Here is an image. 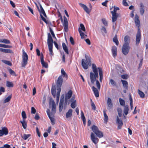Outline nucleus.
<instances>
[{"instance_id":"nucleus-1","label":"nucleus","mask_w":148,"mask_h":148,"mask_svg":"<svg viewBox=\"0 0 148 148\" xmlns=\"http://www.w3.org/2000/svg\"><path fill=\"white\" fill-rule=\"evenodd\" d=\"M92 68L93 73L91 72L90 73V78L91 83L94 84L95 82L96 81L97 87L98 89L100 90V83L98 80H96V78L99 77V75L98 72V68L95 64H92Z\"/></svg>"},{"instance_id":"nucleus-2","label":"nucleus","mask_w":148,"mask_h":148,"mask_svg":"<svg viewBox=\"0 0 148 148\" xmlns=\"http://www.w3.org/2000/svg\"><path fill=\"white\" fill-rule=\"evenodd\" d=\"M135 22L136 25L137 26L138 28L136 36V45H138L140 42L141 39V33L140 31L139 28L140 25V22L138 16L136 14L135 15Z\"/></svg>"},{"instance_id":"nucleus-3","label":"nucleus","mask_w":148,"mask_h":148,"mask_svg":"<svg viewBox=\"0 0 148 148\" xmlns=\"http://www.w3.org/2000/svg\"><path fill=\"white\" fill-rule=\"evenodd\" d=\"M85 58L88 65L87 64L86 61L84 59H82V65L83 68L85 69H88L89 65L90 66L92 65L91 58L86 54L85 55Z\"/></svg>"},{"instance_id":"nucleus-4","label":"nucleus","mask_w":148,"mask_h":148,"mask_svg":"<svg viewBox=\"0 0 148 148\" xmlns=\"http://www.w3.org/2000/svg\"><path fill=\"white\" fill-rule=\"evenodd\" d=\"M53 42L51 34L49 33L48 34L47 44L48 46L49 51L50 52V54L52 56L53 55L52 48L53 44Z\"/></svg>"},{"instance_id":"nucleus-5","label":"nucleus","mask_w":148,"mask_h":148,"mask_svg":"<svg viewBox=\"0 0 148 148\" xmlns=\"http://www.w3.org/2000/svg\"><path fill=\"white\" fill-rule=\"evenodd\" d=\"M91 129L93 132L99 138H101L103 136V132L99 130L98 128L96 126L93 125L92 126Z\"/></svg>"},{"instance_id":"nucleus-6","label":"nucleus","mask_w":148,"mask_h":148,"mask_svg":"<svg viewBox=\"0 0 148 148\" xmlns=\"http://www.w3.org/2000/svg\"><path fill=\"white\" fill-rule=\"evenodd\" d=\"M22 61L21 62V66L23 67H25L27 64L28 60V56L26 53L25 52L23 49V50Z\"/></svg>"},{"instance_id":"nucleus-7","label":"nucleus","mask_w":148,"mask_h":148,"mask_svg":"<svg viewBox=\"0 0 148 148\" xmlns=\"http://www.w3.org/2000/svg\"><path fill=\"white\" fill-rule=\"evenodd\" d=\"M63 79L62 75H60L59 77L56 82V87L57 91H61V87L62 84Z\"/></svg>"},{"instance_id":"nucleus-8","label":"nucleus","mask_w":148,"mask_h":148,"mask_svg":"<svg viewBox=\"0 0 148 148\" xmlns=\"http://www.w3.org/2000/svg\"><path fill=\"white\" fill-rule=\"evenodd\" d=\"M50 105L51 104V115L53 116L54 114L56 112V107L55 102L52 98L50 99Z\"/></svg>"},{"instance_id":"nucleus-9","label":"nucleus","mask_w":148,"mask_h":148,"mask_svg":"<svg viewBox=\"0 0 148 148\" xmlns=\"http://www.w3.org/2000/svg\"><path fill=\"white\" fill-rule=\"evenodd\" d=\"M130 47L129 45H123L122 49V52L125 55H126L129 53Z\"/></svg>"},{"instance_id":"nucleus-10","label":"nucleus","mask_w":148,"mask_h":148,"mask_svg":"<svg viewBox=\"0 0 148 148\" xmlns=\"http://www.w3.org/2000/svg\"><path fill=\"white\" fill-rule=\"evenodd\" d=\"M72 94L73 92L71 90H70L68 91L65 97V100L64 106V109H65V108L66 107V105L67 102V100L69 99L71 97Z\"/></svg>"},{"instance_id":"nucleus-11","label":"nucleus","mask_w":148,"mask_h":148,"mask_svg":"<svg viewBox=\"0 0 148 148\" xmlns=\"http://www.w3.org/2000/svg\"><path fill=\"white\" fill-rule=\"evenodd\" d=\"M63 26L66 32H67L68 30V23L67 19L65 16H64Z\"/></svg>"},{"instance_id":"nucleus-12","label":"nucleus","mask_w":148,"mask_h":148,"mask_svg":"<svg viewBox=\"0 0 148 148\" xmlns=\"http://www.w3.org/2000/svg\"><path fill=\"white\" fill-rule=\"evenodd\" d=\"M91 139L92 142L96 144L98 142L99 139L97 138L96 137L93 132H91L90 134Z\"/></svg>"},{"instance_id":"nucleus-13","label":"nucleus","mask_w":148,"mask_h":148,"mask_svg":"<svg viewBox=\"0 0 148 148\" xmlns=\"http://www.w3.org/2000/svg\"><path fill=\"white\" fill-rule=\"evenodd\" d=\"M8 133V129L5 127L2 128L1 130H0V136H2L3 134L7 135Z\"/></svg>"},{"instance_id":"nucleus-14","label":"nucleus","mask_w":148,"mask_h":148,"mask_svg":"<svg viewBox=\"0 0 148 148\" xmlns=\"http://www.w3.org/2000/svg\"><path fill=\"white\" fill-rule=\"evenodd\" d=\"M79 5L83 8L87 14H89L90 13V10L89 8L85 5L81 3H79Z\"/></svg>"},{"instance_id":"nucleus-15","label":"nucleus","mask_w":148,"mask_h":148,"mask_svg":"<svg viewBox=\"0 0 148 148\" xmlns=\"http://www.w3.org/2000/svg\"><path fill=\"white\" fill-rule=\"evenodd\" d=\"M111 51L113 57L115 58L117 55V49L116 47L114 46L112 47Z\"/></svg>"},{"instance_id":"nucleus-16","label":"nucleus","mask_w":148,"mask_h":148,"mask_svg":"<svg viewBox=\"0 0 148 148\" xmlns=\"http://www.w3.org/2000/svg\"><path fill=\"white\" fill-rule=\"evenodd\" d=\"M144 12L145 6L143 5V3L141 2L140 4V12L142 16L143 15Z\"/></svg>"},{"instance_id":"nucleus-17","label":"nucleus","mask_w":148,"mask_h":148,"mask_svg":"<svg viewBox=\"0 0 148 148\" xmlns=\"http://www.w3.org/2000/svg\"><path fill=\"white\" fill-rule=\"evenodd\" d=\"M42 14L44 16L46 17L47 18V16L46 14V13L45 12V11H44L43 12H42V13H40V16L41 17V18L47 24L48 23V22L46 20V19L42 15Z\"/></svg>"},{"instance_id":"nucleus-18","label":"nucleus","mask_w":148,"mask_h":148,"mask_svg":"<svg viewBox=\"0 0 148 148\" xmlns=\"http://www.w3.org/2000/svg\"><path fill=\"white\" fill-rule=\"evenodd\" d=\"M42 14L44 16L46 17L47 18V16L46 14V13L45 12V11H44L43 12H42V13H40V16L41 17V18L47 24L48 23V22L46 20V19L42 15Z\"/></svg>"},{"instance_id":"nucleus-19","label":"nucleus","mask_w":148,"mask_h":148,"mask_svg":"<svg viewBox=\"0 0 148 148\" xmlns=\"http://www.w3.org/2000/svg\"><path fill=\"white\" fill-rule=\"evenodd\" d=\"M42 14L44 16L46 17L47 18V16L46 14V13L45 12V11H44L43 12H42V13H40V16L41 17V18L47 24L48 23V22L46 20V19L42 15Z\"/></svg>"},{"instance_id":"nucleus-20","label":"nucleus","mask_w":148,"mask_h":148,"mask_svg":"<svg viewBox=\"0 0 148 148\" xmlns=\"http://www.w3.org/2000/svg\"><path fill=\"white\" fill-rule=\"evenodd\" d=\"M42 14L44 16L46 17L47 18V16L46 14V13L45 12V11H44L43 12H42V13H40V16L41 17V18L47 24L48 23V22L46 20V19L42 15Z\"/></svg>"},{"instance_id":"nucleus-21","label":"nucleus","mask_w":148,"mask_h":148,"mask_svg":"<svg viewBox=\"0 0 148 148\" xmlns=\"http://www.w3.org/2000/svg\"><path fill=\"white\" fill-rule=\"evenodd\" d=\"M124 43L123 45H129L130 41V37L127 35L125 36L124 38Z\"/></svg>"},{"instance_id":"nucleus-22","label":"nucleus","mask_w":148,"mask_h":148,"mask_svg":"<svg viewBox=\"0 0 148 148\" xmlns=\"http://www.w3.org/2000/svg\"><path fill=\"white\" fill-rule=\"evenodd\" d=\"M98 69L99 70V80L100 82H102L103 77V71L101 68L100 67H98Z\"/></svg>"},{"instance_id":"nucleus-23","label":"nucleus","mask_w":148,"mask_h":148,"mask_svg":"<svg viewBox=\"0 0 148 148\" xmlns=\"http://www.w3.org/2000/svg\"><path fill=\"white\" fill-rule=\"evenodd\" d=\"M51 92L54 97L56 96V86L55 85H53L51 89Z\"/></svg>"},{"instance_id":"nucleus-24","label":"nucleus","mask_w":148,"mask_h":148,"mask_svg":"<svg viewBox=\"0 0 148 148\" xmlns=\"http://www.w3.org/2000/svg\"><path fill=\"white\" fill-rule=\"evenodd\" d=\"M92 89L94 92L95 96L96 97H99V92L98 90L94 86L92 87Z\"/></svg>"},{"instance_id":"nucleus-25","label":"nucleus","mask_w":148,"mask_h":148,"mask_svg":"<svg viewBox=\"0 0 148 148\" xmlns=\"http://www.w3.org/2000/svg\"><path fill=\"white\" fill-rule=\"evenodd\" d=\"M112 14V20L113 22H114L116 21L117 18L119 17V14Z\"/></svg>"},{"instance_id":"nucleus-26","label":"nucleus","mask_w":148,"mask_h":148,"mask_svg":"<svg viewBox=\"0 0 148 148\" xmlns=\"http://www.w3.org/2000/svg\"><path fill=\"white\" fill-rule=\"evenodd\" d=\"M0 51L5 53H13L12 51L10 49H4L2 48H0Z\"/></svg>"},{"instance_id":"nucleus-27","label":"nucleus","mask_w":148,"mask_h":148,"mask_svg":"<svg viewBox=\"0 0 148 148\" xmlns=\"http://www.w3.org/2000/svg\"><path fill=\"white\" fill-rule=\"evenodd\" d=\"M122 82L123 87L126 90L128 89V83L125 80H124L122 79L121 80Z\"/></svg>"},{"instance_id":"nucleus-28","label":"nucleus","mask_w":148,"mask_h":148,"mask_svg":"<svg viewBox=\"0 0 148 148\" xmlns=\"http://www.w3.org/2000/svg\"><path fill=\"white\" fill-rule=\"evenodd\" d=\"M107 105L109 108V109H111L113 106L112 104V100L110 98H108L107 101Z\"/></svg>"},{"instance_id":"nucleus-29","label":"nucleus","mask_w":148,"mask_h":148,"mask_svg":"<svg viewBox=\"0 0 148 148\" xmlns=\"http://www.w3.org/2000/svg\"><path fill=\"white\" fill-rule=\"evenodd\" d=\"M73 110L71 109H69L66 114V117L67 118L71 117L72 116Z\"/></svg>"},{"instance_id":"nucleus-30","label":"nucleus","mask_w":148,"mask_h":148,"mask_svg":"<svg viewBox=\"0 0 148 148\" xmlns=\"http://www.w3.org/2000/svg\"><path fill=\"white\" fill-rule=\"evenodd\" d=\"M62 46L63 49L64 51L66 53L68 54H69V51L66 45L64 43H63L62 44Z\"/></svg>"},{"instance_id":"nucleus-31","label":"nucleus","mask_w":148,"mask_h":148,"mask_svg":"<svg viewBox=\"0 0 148 148\" xmlns=\"http://www.w3.org/2000/svg\"><path fill=\"white\" fill-rule=\"evenodd\" d=\"M103 113H104V121L105 123L106 124L107 123L108 121V117L107 115L106 111L105 110H103Z\"/></svg>"},{"instance_id":"nucleus-32","label":"nucleus","mask_w":148,"mask_h":148,"mask_svg":"<svg viewBox=\"0 0 148 148\" xmlns=\"http://www.w3.org/2000/svg\"><path fill=\"white\" fill-rule=\"evenodd\" d=\"M21 123L22 124L23 128L25 129L27 127V123L25 120H23L22 121H20Z\"/></svg>"},{"instance_id":"nucleus-33","label":"nucleus","mask_w":148,"mask_h":148,"mask_svg":"<svg viewBox=\"0 0 148 148\" xmlns=\"http://www.w3.org/2000/svg\"><path fill=\"white\" fill-rule=\"evenodd\" d=\"M129 106L128 105L125 106L123 110V112L125 115H127L128 114L129 111Z\"/></svg>"},{"instance_id":"nucleus-34","label":"nucleus","mask_w":148,"mask_h":148,"mask_svg":"<svg viewBox=\"0 0 148 148\" xmlns=\"http://www.w3.org/2000/svg\"><path fill=\"white\" fill-rule=\"evenodd\" d=\"M0 42L8 44L10 43V41L9 40L5 39H3L0 40Z\"/></svg>"},{"instance_id":"nucleus-35","label":"nucleus","mask_w":148,"mask_h":148,"mask_svg":"<svg viewBox=\"0 0 148 148\" xmlns=\"http://www.w3.org/2000/svg\"><path fill=\"white\" fill-rule=\"evenodd\" d=\"M6 86L8 87H12L14 85L12 82L8 81H7Z\"/></svg>"},{"instance_id":"nucleus-36","label":"nucleus","mask_w":148,"mask_h":148,"mask_svg":"<svg viewBox=\"0 0 148 148\" xmlns=\"http://www.w3.org/2000/svg\"><path fill=\"white\" fill-rule=\"evenodd\" d=\"M12 98V95L9 96L5 98L4 101L3 103H5L10 101Z\"/></svg>"},{"instance_id":"nucleus-37","label":"nucleus","mask_w":148,"mask_h":148,"mask_svg":"<svg viewBox=\"0 0 148 148\" xmlns=\"http://www.w3.org/2000/svg\"><path fill=\"white\" fill-rule=\"evenodd\" d=\"M78 31L80 34L81 38L82 39H84L85 38V34L81 30L80 28L78 29Z\"/></svg>"},{"instance_id":"nucleus-38","label":"nucleus","mask_w":148,"mask_h":148,"mask_svg":"<svg viewBox=\"0 0 148 148\" xmlns=\"http://www.w3.org/2000/svg\"><path fill=\"white\" fill-rule=\"evenodd\" d=\"M64 102H60L59 104V110L61 112L63 108Z\"/></svg>"},{"instance_id":"nucleus-39","label":"nucleus","mask_w":148,"mask_h":148,"mask_svg":"<svg viewBox=\"0 0 148 148\" xmlns=\"http://www.w3.org/2000/svg\"><path fill=\"white\" fill-rule=\"evenodd\" d=\"M61 73L62 75V77H65L67 79V75L66 73L64 70L63 69H61Z\"/></svg>"},{"instance_id":"nucleus-40","label":"nucleus","mask_w":148,"mask_h":148,"mask_svg":"<svg viewBox=\"0 0 148 148\" xmlns=\"http://www.w3.org/2000/svg\"><path fill=\"white\" fill-rule=\"evenodd\" d=\"M8 69L10 74L12 75L15 76H17V75L16 74V73L14 72V71L10 68Z\"/></svg>"},{"instance_id":"nucleus-41","label":"nucleus","mask_w":148,"mask_h":148,"mask_svg":"<svg viewBox=\"0 0 148 148\" xmlns=\"http://www.w3.org/2000/svg\"><path fill=\"white\" fill-rule=\"evenodd\" d=\"M113 41L117 45H119V41L117 39V36L116 35L113 38Z\"/></svg>"},{"instance_id":"nucleus-42","label":"nucleus","mask_w":148,"mask_h":148,"mask_svg":"<svg viewBox=\"0 0 148 148\" xmlns=\"http://www.w3.org/2000/svg\"><path fill=\"white\" fill-rule=\"evenodd\" d=\"M2 61L3 63L10 66L12 65V64L11 62L9 61L3 60H2Z\"/></svg>"},{"instance_id":"nucleus-43","label":"nucleus","mask_w":148,"mask_h":148,"mask_svg":"<svg viewBox=\"0 0 148 148\" xmlns=\"http://www.w3.org/2000/svg\"><path fill=\"white\" fill-rule=\"evenodd\" d=\"M138 94L140 95V97L142 98H144L145 95L144 93L139 89L138 90Z\"/></svg>"},{"instance_id":"nucleus-44","label":"nucleus","mask_w":148,"mask_h":148,"mask_svg":"<svg viewBox=\"0 0 148 148\" xmlns=\"http://www.w3.org/2000/svg\"><path fill=\"white\" fill-rule=\"evenodd\" d=\"M0 47L5 48H11L12 47L10 45L0 44Z\"/></svg>"},{"instance_id":"nucleus-45","label":"nucleus","mask_w":148,"mask_h":148,"mask_svg":"<svg viewBox=\"0 0 148 148\" xmlns=\"http://www.w3.org/2000/svg\"><path fill=\"white\" fill-rule=\"evenodd\" d=\"M119 10V8L114 6V10L113 11H111V13L113 14H117L116 13V11L117 10Z\"/></svg>"},{"instance_id":"nucleus-46","label":"nucleus","mask_w":148,"mask_h":148,"mask_svg":"<svg viewBox=\"0 0 148 148\" xmlns=\"http://www.w3.org/2000/svg\"><path fill=\"white\" fill-rule=\"evenodd\" d=\"M40 9H39L38 6H37V9H38V11H39V12L40 13H42V12H43L45 11L44 10L43 8L42 7L41 5L40 4Z\"/></svg>"},{"instance_id":"nucleus-47","label":"nucleus","mask_w":148,"mask_h":148,"mask_svg":"<svg viewBox=\"0 0 148 148\" xmlns=\"http://www.w3.org/2000/svg\"><path fill=\"white\" fill-rule=\"evenodd\" d=\"M119 101L120 102V104L122 106H124L125 105V101L122 99L121 98L119 99Z\"/></svg>"},{"instance_id":"nucleus-48","label":"nucleus","mask_w":148,"mask_h":148,"mask_svg":"<svg viewBox=\"0 0 148 148\" xmlns=\"http://www.w3.org/2000/svg\"><path fill=\"white\" fill-rule=\"evenodd\" d=\"M21 115L23 119V120H25V119H26L27 116L25 112L24 111H23L22 112Z\"/></svg>"},{"instance_id":"nucleus-49","label":"nucleus","mask_w":148,"mask_h":148,"mask_svg":"<svg viewBox=\"0 0 148 148\" xmlns=\"http://www.w3.org/2000/svg\"><path fill=\"white\" fill-rule=\"evenodd\" d=\"M101 21L103 24L105 26H107L108 25V22L106 21L105 18H103L101 19Z\"/></svg>"},{"instance_id":"nucleus-50","label":"nucleus","mask_w":148,"mask_h":148,"mask_svg":"<svg viewBox=\"0 0 148 148\" xmlns=\"http://www.w3.org/2000/svg\"><path fill=\"white\" fill-rule=\"evenodd\" d=\"M31 136V134H24L23 135V136H22L23 138L24 139L26 140L27 139L29 136Z\"/></svg>"},{"instance_id":"nucleus-51","label":"nucleus","mask_w":148,"mask_h":148,"mask_svg":"<svg viewBox=\"0 0 148 148\" xmlns=\"http://www.w3.org/2000/svg\"><path fill=\"white\" fill-rule=\"evenodd\" d=\"M116 123L118 124H121L122 123H123L121 119H120L118 116L116 117Z\"/></svg>"},{"instance_id":"nucleus-52","label":"nucleus","mask_w":148,"mask_h":148,"mask_svg":"<svg viewBox=\"0 0 148 148\" xmlns=\"http://www.w3.org/2000/svg\"><path fill=\"white\" fill-rule=\"evenodd\" d=\"M49 117L50 119L52 124L54 125L55 123L54 118L53 117H51V116H49Z\"/></svg>"},{"instance_id":"nucleus-53","label":"nucleus","mask_w":148,"mask_h":148,"mask_svg":"<svg viewBox=\"0 0 148 148\" xmlns=\"http://www.w3.org/2000/svg\"><path fill=\"white\" fill-rule=\"evenodd\" d=\"M72 102L71 105V107L72 108H74L76 106L75 105L76 101L75 100L74 101Z\"/></svg>"},{"instance_id":"nucleus-54","label":"nucleus","mask_w":148,"mask_h":148,"mask_svg":"<svg viewBox=\"0 0 148 148\" xmlns=\"http://www.w3.org/2000/svg\"><path fill=\"white\" fill-rule=\"evenodd\" d=\"M110 82L111 85L114 86H116V83L112 79H110Z\"/></svg>"},{"instance_id":"nucleus-55","label":"nucleus","mask_w":148,"mask_h":148,"mask_svg":"<svg viewBox=\"0 0 148 148\" xmlns=\"http://www.w3.org/2000/svg\"><path fill=\"white\" fill-rule=\"evenodd\" d=\"M5 92V88L3 87H0V95L2 94V93Z\"/></svg>"},{"instance_id":"nucleus-56","label":"nucleus","mask_w":148,"mask_h":148,"mask_svg":"<svg viewBox=\"0 0 148 148\" xmlns=\"http://www.w3.org/2000/svg\"><path fill=\"white\" fill-rule=\"evenodd\" d=\"M49 30L50 31L51 33V34H52V36L53 38H56V37L55 36L54 34L53 31V30L49 26Z\"/></svg>"},{"instance_id":"nucleus-57","label":"nucleus","mask_w":148,"mask_h":148,"mask_svg":"<svg viewBox=\"0 0 148 148\" xmlns=\"http://www.w3.org/2000/svg\"><path fill=\"white\" fill-rule=\"evenodd\" d=\"M61 91H57V98L56 99L57 102H58L59 100V97H60V94Z\"/></svg>"},{"instance_id":"nucleus-58","label":"nucleus","mask_w":148,"mask_h":148,"mask_svg":"<svg viewBox=\"0 0 148 148\" xmlns=\"http://www.w3.org/2000/svg\"><path fill=\"white\" fill-rule=\"evenodd\" d=\"M81 29L83 31L85 32L86 31L85 28L83 24H81L80 25Z\"/></svg>"},{"instance_id":"nucleus-59","label":"nucleus","mask_w":148,"mask_h":148,"mask_svg":"<svg viewBox=\"0 0 148 148\" xmlns=\"http://www.w3.org/2000/svg\"><path fill=\"white\" fill-rule=\"evenodd\" d=\"M36 112V110L34 107H32L31 108V113L32 114H35Z\"/></svg>"},{"instance_id":"nucleus-60","label":"nucleus","mask_w":148,"mask_h":148,"mask_svg":"<svg viewBox=\"0 0 148 148\" xmlns=\"http://www.w3.org/2000/svg\"><path fill=\"white\" fill-rule=\"evenodd\" d=\"M121 77L123 79H127L128 77V76L127 75H121Z\"/></svg>"},{"instance_id":"nucleus-61","label":"nucleus","mask_w":148,"mask_h":148,"mask_svg":"<svg viewBox=\"0 0 148 148\" xmlns=\"http://www.w3.org/2000/svg\"><path fill=\"white\" fill-rule=\"evenodd\" d=\"M70 41L72 45H74V44L75 43L73 40V38L71 36L70 37Z\"/></svg>"},{"instance_id":"nucleus-62","label":"nucleus","mask_w":148,"mask_h":148,"mask_svg":"<svg viewBox=\"0 0 148 148\" xmlns=\"http://www.w3.org/2000/svg\"><path fill=\"white\" fill-rule=\"evenodd\" d=\"M42 66L45 67V68H47L48 67V65L45 62H44V63L42 64Z\"/></svg>"},{"instance_id":"nucleus-63","label":"nucleus","mask_w":148,"mask_h":148,"mask_svg":"<svg viewBox=\"0 0 148 148\" xmlns=\"http://www.w3.org/2000/svg\"><path fill=\"white\" fill-rule=\"evenodd\" d=\"M127 0H123V5L126 6H128V3L126 2Z\"/></svg>"},{"instance_id":"nucleus-64","label":"nucleus","mask_w":148,"mask_h":148,"mask_svg":"<svg viewBox=\"0 0 148 148\" xmlns=\"http://www.w3.org/2000/svg\"><path fill=\"white\" fill-rule=\"evenodd\" d=\"M91 106L92 107V109L95 110H96V108L95 104L93 102H92Z\"/></svg>"}]
</instances>
